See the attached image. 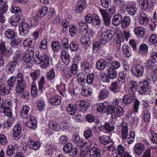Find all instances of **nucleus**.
I'll use <instances>...</instances> for the list:
<instances>
[{"label":"nucleus","mask_w":157,"mask_h":157,"mask_svg":"<svg viewBox=\"0 0 157 157\" xmlns=\"http://www.w3.org/2000/svg\"><path fill=\"white\" fill-rule=\"evenodd\" d=\"M139 18L140 23L141 25L145 26L149 22L148 15L144 12L141 13Z\"/></svg>","instance_id":"nucleus-9"},{"label":"nucleus","mask_w":157,"mask_h":157,"mask_svg":"<svg viewBox=\"0 0 157 157\" xmlns=\"http://www.w3.org/2000/svg\"><path fill=\"white\" fill-rule=\"evenodd\" d=\"M21 127L19 124H17L14 127L13 135L14 137H17L19 136L21 134Z\"/></svg>","instance_id":"nucleus-21"},{"label":"nucleus","mask_w":157,"mask_h":157,"mask_svg":"<svg viewBox=\"0 0 157 157\" xmlns=\"http://www.w3.org/2000/svg\"><path fill=\"white\" fill-rule=\"evenodd\" d=\"M106 62L103 59L98 61L96 64V67L99 71L104 70L106 66Z\"/></svg>","instance_id":"nucleus-18"},{"label":"nucleus","mask_w":157,"mask_h":157,"mask_svg":"<svg viewBox=\"0 0 157 157\" xmlns=\"http://www.w3.org/2000/svg\"><path fill=\"white\" fill-rule=\"evenodd\" d=\"M109 89L113 92H118L120 89V85L117 81L113 82L111 84Z\"/></svg>","instance_id":"nucleus-23"},{"label":"nucleus","mask_w":157,"mask_h":157,"mask_svg":"<svg viewBox=\"0 0 157 157\" xmlns=\"http://www.w3.org/2000/svg\"><path fill=\"white\" fill-rule=\"evenodd\" d=\"M34 49L31 48L27 52L24 53L22 55V59L26 63H28L31 61L32 57L34 56Z\"/></svg>","instance_id":"nucleus-7"},{"label":"nucleus","mask_w":157,"mask_h":157,"mask_svg":"<svg viewBox=\"0 0 157 157\" xmlns=\"http://www.w3.org/2000/svg\"><path fill=\"white\" fill-rule=\"evenodd\" d=\"M15 152V147L12 145H9L6 151V154L9 156L12 155Z\"/></svg>","instance_id":"nucleus-50"},{"label":"nucleus","mask_w":157,"mask_h":157,"mask_svg":"<svg viewBox=\"0 0 157 157\" xmlns=\"http://www.w3.org/2000/svg\"><path fill=\"white\" fill-rule=\"evenodd\" d=\"M16 77L15 76L11 77L8 80L7 83L10 87H13L16 83Z\"/></svg>","instance_id":"nucleus-46"},{"label":"nucleus","mask_w":157,"mask_h":157,"mask_svg":"<svg viewBox=\"0 0 157 157\" xmlns=\"http://www.w3.org/2000/svg\"><path fill=\"white\" fill-rule=\"evenodd\" d=\"M144 68L141 64H136L133 66L131 72L133 75L136 77H140L143 74Z\"/></svg>","instance_id":"nucleus-3"},{"label":"nucleus","mask_w":157,"mask_h":157,"mask_svg":"<svg viewBox=\"0 0 157 157\" xmlns=\"http://www.w3.org/2000/svg\"><path fill=\"white\" fill-rule=\"evenodd\" d=\"M40 48L43 50H45L47 48V39L44 38L41 41L39 45Z\"/></svg>","instance_id":"nucleus-58"},{"label":"nucleus","mask_w":157,"mask_h":157,"mask_svg":"<svg viewBox=\"0 0 157 157\" xmlns=\"http://www.w3.org/2000/svg\"><path fill=\"white\" fill-rule=\"evenodd\" d=\"M49 126L50 128L54 131L57 130L59 127L58 123L53 121H50Z\"/></svg>","instance_id":"nucleus-51"},{"label":"nucleus","mask_w":157,"mask_h":157,"mask_svg":"<svg viewBox=\"0 0 157 157\" xmlns=\"http://www.w3.org/2000/svg\"><path fill=\"white\" fill-rule=\"evenodd\" d=\"M135 134L133 131H131L129 134L128 135V136L127 138L126 139L127 142L129 144H131L135 140Z\"/></svg>","instance_id":"nucleus-40"},{"label":"nucleus","mask_w":157,"mask_h":157,"mask_svg":"<svg viewBox=\"0 0 157 157\" xmlns=\"http://www.w3.org/2000/svg\"><path fill=\"white\" fill-rule=\"evenodd\" d=\"M92 23L96 26H99L101 23V21L99 17L96 14H94L92 15Z\"/></svg>","instance_id":"nucleus-31"},{"label":"nucleus","mask_w":157,"mask_h":157,"mask_svg":"<svg viewBox=\"0 0 157 157\" xmlns=\"http://www.w3.org/2000/svg\"><path fill=\"white\" fill-rule=\"evenodd\" d=\"M146 29L143 27L139 26L135 28L134 32L136 35L138 37H143L146 33Z\"/></svg>","instance_id":"nucleus-14"},{"label":"nucleus","mask_w":157,"mask_h":157,"mask_svg":"<svg viewBox=\"0 0 157 157\" xmlns=\"http://www.w3.org/2000/svg\"><path fill=\"white\" fill-rule=\"evenodd\" d=\"M77 32V27L74 25L69 26V33L70 35L72 36H75Z\"/></svg>","instance_id":"nucleus-54"},{"label":"nucleus","mask_w":157,"mask_h":157,"mask_svg":"<svg viewBox=\"0 0 157 157\" xmlns=\"http://www.w3.org/2000/svg\"><path fill=\"white\" fill-rule=\"evenodd\" d=\"M25 87V84H17L16 87L15 91L17 93H21L24 91Z\"/></svg>","instance_id":"nucleus-56"},{"label":"nucleus","mask_w":157,"mask_h":157,"mask_svg":"<svg viewBox=\"0 0 157 157\" xmlns=\"http://www.w3.org/2000/svg\"><path fill=\"white\" fill-rule=\"evenodd\" d=\"M77 80L81 84L83 85L85 83V75L82 73H80L77 75Z\"/></svg>","instance_id":"nucleus-52"},{"label":"nucleus","mask_w":157,"mask_h":157,"mask_svg":"<svg viewBox=\"0 0 157 157\" xmlns=\"http://www.w3.org/2000/svg\"><path fill=\"white\" fill-rule=\"evenodd\" d=\"M107 74L109 78L112 79L116 78L117 75V71L115 69L110 68L108 69Z\"/></svg>","instance_id":"nucleus-35"},{"label":"nucleus","mask_w":157,"mask_h":157,"mask_svg":"<svg viewBox=\"0 0 157 157\" xmlns=\"http://www.w3.org/2000/svg\"><path fill=\"white\" fill-rule=\"evenodd\" d=\"M125 148L121 145H118L116 150L113 151V157H122L125 153Z\"/></svg>","instance_id":"nucleus-11"},{"label":"nucleus","mask_w":157,"mask_h":157,"mask_svg":"<svg viewBox=\"0 0 157 157\" xmlns=\"http://www.w3.org/2000/svg\"><path fill=\"white\" fill-rule=\"evenodd\" d=\"M150 80L149 79H145L139 84L137 91L141 94H144L148 91L149 88Z\"/></svg>","instance_id":"nucleus-2"},{"label":"nucleus","mask_w":157,"mask_h":157,"mask_svg":"<svg viewBox=\"0 0 157 157\" xmlns=\"http://www.w3.org/2000/svg\"><path fill=\"white\" fill-rule=\"evenodd\" d=\"M80 41L83 45H84L85 46H89L91 44L90 39L85 36L83 35L81 37Z\"/></svg>","instance_id":"nucleus-33"},{"label":"nucleus","mask_w":157,"mask_h":157,"mask_svg":"<svg viewBox=\"0 0 157 157\" xmlns=\"http://www.w3.org/2000/svg\"><path fill=\"white\" fill-rule=\"evenodd\" d=\"M94 75L93 73L89 74L86 77V82L88 84H92L94 81Z\"/></svg>","instance_id":"nucleus-60"},{"label":"nucleus","mask_w":157,"mask_h":157,"mask_svg":"<svg viewBox=\"0 0 157 157\" xmlns=\"http://www.w3.org/2000/svg\"><path fill=\"white\" fill-rule=\"evenodd\" d=\"M99 141L102 144L106 145L110 142V139L108 136H100L98 138Z\"/></svg>","instance_id":"nucleus-32"},{"label":"nucleus","mask_w":157,"mask_h":157,"mask_svg":"<svg viewBox=\"0 0 157 157\" xmlns=\"http://www.w3.org/2000/svg\"><path fill=\"white\" fill-rule=\"evenodd\" d=\"M10 10L14 13H17L19 16L22 13L21 9L18 6L13 5L12 6Z\"/></svg>","instance_id":"nucleus-44"},{"label":"nucleus","mask_w":157,"mask_h":157,"mask_svg":"<svg viewBox=\"0 0 157 157\" xmlns=\"http://www.w3.org/2000/svg\"><path fill=\"white\" fill-rule=\"evenodd\" d=\"M55 76V71L53 69H50L47 74L46 78L48 80H51L53 79Z\"/></svg>","instance_id":"nucleus-49"},{"label":"nucleus","mask_w":157,"mask_h":157,"mask_svg":"<svg viewBox=\"0 0 157 157\" xmlns=\"http://www.w3.org/2000/svg\"><path fill=\"white\" fill-rule=\"evenodd\" d=\"M121 129L122 137L123 139H125L128 136V127L127 125H122L120 127Z\"/></svg>","instance_id":"nucleus-27"},{"label":"nucleus","mask_w":157,"mask_h":157,"mask_svg":"<svg viewBox=\"0 0 157 157\" xmlns=\"http://www.w3.org/2000/svg\"><path fill=\"white\" fill-rule=\"evenodd\" d=\"M29 30V25L25 22L21 23L19 25L20 34L25 36H27Z\"/></svg>","instance_id":"nucleus-5"},{"label":"nucleus","mask_w":157,"mask_h":157,"mask_svg":"<svg viewBox=\"0 0 157 157\" xmlns=\"http://www.w3.org/2000/svg\"><path fill=\"white\" fill-rule=\"evenodd\" d=\"M34 61L36 64H40L42 68H45L49 64V59L45 53L38 52L34 58Z\"/></svg>","instance_id":"nucleus-1"},{"label":"nucleus","mask_w":157,"mask_h":157,"mask_svg":"<svg viewBox=\"0 0 157 157\" xmlns=\"http://www.w3.org/2000/svg\"><path fill=\"white\" fill-rule=\"evenodd\" d=\"M148 41L150 45H154L157 41V36L156 34L151 35Z\"/></svg>","instance_id":"nucleus-43"},{"label":"nucleus","mask_w":157,"mask_h":157,"mask_svg":"<svg viewBox=\"0 0 157 157\" xmlns=\"http://www.w3.org/2000/svg\"><path fill=\"white\" fill-rule=\"evenodd\" d=\"M20 20V17L19 16H17L14 15L10 17L9 22L12 25L16 26L19 24V22Z\"/></svg>","instance_id":"nucleus-25"},{"label":"nucleus","mask_w":157,"mask_h":157,"mask_svg":"<svg viewBox=\"0 0 157 157\" xmlns=\"http://www.w3.org/2000/svg\"><path fill=\"white\" fill-rule=\"evenodd\" d=\"M30 108L28 106L24 105L23 106L21 111L20 112L21 116L24 118H26L29 117V112Z\"/></svg>","instance_id":"nucleus-20"},{"label":"nucleus","mask_w":157,"mask_h":157,"mask_svg":"<svg viewBox=\"0 0 157 157\" xmlns=\"http://www.w3.org/2000/svg\"><path fill=\"white\" fill-rule=\"evenodd\" d=\"M16 77L17 78V84H25L23 76L21 73H18Z\"/></svg>","instance_id":"nucleus-45"},{"label":"nucleus","mask_w":157,"mask_h":157,"mask_svg":"<svg viewBox=\"0 0 157 157\" xmlns=\"http://www.w3.org/2000/svg\"><path fill=\"white\" fill-rule=\"evenodd\" d=\"M128 13L132 15L136 14L137 11V9L135 4L132 2H130L128 8L126 10Z\"/></svg>","instance_id":"nucleus-19"},{"label":"nucleus","mask_w":157,"mask_h":157,"mask_svg":"<svg viewBox=\"0 0 157 157\" xmlns=\"http://www.w3.org/2000/svg\"><path fill=\"white\" fill-rule=\"evenodd\" d=\"M29 145V147L33 150L38 149L40 147V144L39 142H35L29 140L28 142Z\"/></svg>","instance_id":"nucleus-24"},{"label":"nucleus","mask_w":157,"mask_h":157,"mask_svg":"<svg viewBox=\"0 0 157 157\" xmlns=\"http://www.w3.org/2000/svg\"><path fill=\"white\" fill-rule=\"evenodd\" d=\"M122 19V16L121 14H116L113 17L112 23L114 26H118L121 24Z\"/></svg>","instance_id":"nucleus-17"},{"label":"nucleus","mask_w":157,"mask_h":157,"mask_svg":"<svg viewBox=\"0 0 157 157\" xmlns=\"http://www.w3.org/2000/svg\"><path fill=\"white\" fill-rule=\"evenodd\" d=\"M5 35L7 38L12 39L15 36V33L14 31L10 29L6 31Z\"/></svg>","instance_id":"nucleus-48"},{"label":"nucleus","mask_w":157,"mask_h":157,"mask_svg":"<svg viewBox=\"0 0 157 157\" xmlns=\"http://www.w3.org/2000/svg\"><path fill=\"white\" fill-rule=\"evenodd\" d=\"M82 94L84 96H90L93 92L92 89L87 86H83L82 88Z\"/></svg>","instance_id":"nucleus-26"},{"label":"nucleus","mask_w":157,"mask_h":157,"mask_svg":"<svg viewBox=\"0 0 157 157\" xmlns=\"http://www.w3.org/2000/svg\"><path fill=\"white\" fill-rule=\"evenodd\" d=\"M61 100V98L60 96H52L49 99V102L51 104L53 105L57 106L60 104Z\"/></svg>","instance_id":"nucleus-15"},{"label":"nucleus","mask_w":157,"mask_h":157,"mask_svg":"<svg viewBox=\"0 0 157 157\" xmlns=\"http://www.w3.org/2000/svg\"><path fill=\"white\" fill-rule=\"evenodd\" d=\"M61 57L63 62L66 65L68 64L70 62L69 56L65 51H63L61 53Z\"/></svg>","instance_id":"nucleus-30"},{"label":"nucleus","mask_w":157,"mask_h":157,"mask_svg":"<svg viewBox=\"0 0 157 157\" xmlns=\"http://www.w3.org/2000/svg\"><path fill=\"white\" fill-rule=\"evenodd\" d=\"M81 67L86 72H88L91 69V65L88 63L84 61L81 63Z\"/></svg>","instance_id":"nucleus-39"},{"label":"nucleus","mask_w":157,"mask_h":157,"mask_svg":"<svg viewBox=\"0 0 157 157\" xmlns=\"http://www.w3.org/2000/svg\"><path fill=\"white\" fill-rule=\"evenodd\" d=\"M27 121L25 123L26 126L31 129H35L36 128L37 123L34 117L29 115V117L26 118Z\"/></svg>","instance_id":"nucleus-6"},{"label":"nucleus","mask_w":157,"mask_h":157,"mask_svg":"<svg viewBox=\"0 0 157 157\" xmlns=\"http://www.w3.org/2000/svg\"><path fill=\"white\" fill-rule=\"evenodd\" d=\"M141 7L143 9H146L148 6L149 2L148 0H140V1Z\"/></svg>","instance_id":"nucleus-64"},{"label":"nucleus","mask_w":157,"mask_h":157,"mask_svg":"<svg viewBox=\"0 0 157 157\" xmlns=\"http://www.w3.org/2000/svg\"><path fill=\"white\" fill-rule=\"evenodd\" d=\"M90 157H101V150L98 147H93L90 149Z\"/></svg>","instance_id":"nucleus-16"},{"label":"nucleus","mask_w":157,"mask_h":157,"mask_svg":"<svg viewBox=\"0 0 157 157\" xmlns=\"http://www.w3.org/2000/svg\"><path fill=\"white\" fill-rule=\"evenodd\" d=\"M145 64L146 67H147L148 69H153L155 67L154 62L152 61V59H149L147 60Z\"/></svg>","instance_id":"nucleus-53"},{"label":"nucleus","mask_w":157,"mask_h":157,"mask_svg":"<svg viewBox=\"0 0 157 157\" xmlns=\"http://www.w3.org/2000/svg\"><path fill=\"white\" fill-rule=\"evenodd\" d=\"M76 109L75 107L73 105L71 104H69L68 106H67L66 108V110L69 114L72 115L75 114L76 112Z\"/></svg>","instance_id":"nucleus-38"},{"label":"nucleus","mask_w":157,"mask_h":157,"mask_svg":"<svg viewBox=\"0 0 157 157\" xmlns=\"http://www.w3.org/2000/svg\"><path fill=\"white\" fill-rule=\"evenodd\" d=\"M52 49L54 52H56L60 50L61 47L60 44L57 41L53 42L51 44Z\"/></svg>","instance_id":"nucleus-36"},{"label":"nucleus","mask_w":157,"mask_h":157,"mask_svg":"<svg viewBox=\"0 0 157 157\" xmlns=\"http://www.w3.org/2000/svg\"><path fill=\"white\" fill-rule=\"evenodd\" d=\"M124 110L122 107L120 106L117 107L116 111L114 112L115 118L120 117L124 114Z\"/></svg>","instance_id":"nucleus-34"},{"label":"nucleus","mask_w":157,"mask_h":157,"mask_svg":"<svg viewBox=\"0 0 157 157\" xmlns=\"http://www.w3.org/2000/svg\"><path fill=\"white\" fill-rule=\"evenodd\" d=\"M48 8L46 6H44L41 9H39V13L36 15L39 17L40 18L44 16L47 13L48 11Z\"/></svg>","instance_id":"nucleus-41"},{"label":"nucleus","mask_w":157,"mask_h":157,"mask_svg":"<svg viewBox=\"0 0 157 157\" xmlns=\"http://www.w3.org/2000/svg\"><path fill=\"white\" fill-rule=\"evenodd\" d=\"M145 145L141 143L136 144L133 148L134 153L138 155H140L143 153L145 149Z\"/></svg>","instance_id":"nucleus-12"},{"label":"nucleus","mask_w":157,"mask_h":157,"mask_svg":"<svg viewBox=\"0 0 157 157\" xmlns=\"http://www.w3.org/2000/svg\"><path fill=\"white\" fill-rule=\"evenodd\" d=\"M40 71H35L31 72L30 74V76L33 81L37 80L39 76Z\"/></svg>","instance_id":"nucleus-47"},{"label":"nucleus","mask_w":157,"mask_h":157,"mask_svg":"<svg viewBox=\"0 0 157 157\" xmlns=\"http://www.w3.org/2000/svg\"><path fill=\"white\" fill-rule=\"evenodd\" d=\"M123 53L126 57H129L132 55L130 48L127 45H124L122 47Z\"/></svg>","instance_id":"nucleus-28"},{"label":"nucleus","mask_w":157,"mask_h":157,"mask_svg":"<svg viewBox=\"0 0 157 157\" xmlns=\"http://www.w3.org/2000/svg\"><path fill=\"white\" fill-rule=\"evenodd\" d=\"M113 36L110 30L103 32L99 37V42L103 44L106 43L112 39Z\"/></svg>","instance_id":"nucleus-4"},{"label":"nucleus","mask_w":157,"mask_h":157,"mask_svg":"<svg viewBox=\"0 0 157 157\" xmlns=\"http://www.w3.org/2000/svg\"><path fill=\"white\" fill-rule=\"evenodd\" d=\"M72 140L78 147H82L86 144V143H83V141L81 140L79 136L77 133L73 135Z\"/></svg>","instance_id":"nucleus-8"},{"label":"nucleus","mask_w":157,"mask_h":157,"mask_svg":"<svg viewBox=\"0 0 157 157\" xmlns=\"http://www.w3.org/2000/svg\"><path fill=\"white\" fill-rule=\"evenodd\" d=\"M5 42H1L0 44V53L2 56L4 55L6 52V49L5 47Z\"/></svg>","instance_id":"nucleus-55"},{"label":"nucleus","mask_w":157,"mask_h":157,"mask_svg":"<svg viewBox=\"0 0 157 157\" xmlns=\"http://www.w3.org/2000/svg\"><path fill=\"white\" fill-rule=\"evenodd\" d=\"M10 90L8 86L5 84H2L0 86V95L4 96L7 95Z\"/></svg>","instance_id":"nucleus-22"},{"label":"nucleus","mask_w":157,"mask_h":157,"mask_svg":"<svg viewBox=\"0 0 157 157\" xmlns=\"http://www.w3.org/2000/svg\"><path fill=\"white\" fill-rule=\"evenodd\" d=\"M75 105L77 109L82 112L86 110L88 108L87 103L83 101L77 102Z\"/></svg>","instance_id":"nucleus-13"},{"label":"nucleus","mask_w":157,"mask_h":157,"mask_svg":"<svg viewBox=\"0 0 157 157\" xmlns=\"http://www.w3.org/2000/svg\"><path fill=\"white\" fill-rule=\"evenodd\" d=\"M1 112L3 113L5 115L8 117H10L12 115L11 109L9 107H5V109L1 110Z\"/></svg>","instance_id":"nucleus-59"},{"label":"nucleus","mask_w":157,"mask_h":157,"mask_svg":"<svg viewBox=\"0 0 157 157\" xmlns=\"http://www.w3.org/2000/svg\"><path fill=\"white\" fill-rule=\"evenodd\" d=\"M135 100V97L133 94H128L125 95L123 97V103L128 105L132 103Z\"/></svg>","instance_id":"nucleus-10"},{"label":"nucleus","mask_w":157,"mask_h":157,"mask_svg":"<svg viewBox=\"0 0 157 157\" xmlns=\"http://www.w3.org/2000/svg\"><path fill=\"white\" fill-rule=\"evenodd\" d=\"M131 21L129 17L125 16L122 20L121 22L122 27L123 28L127 27L130 24Z\"/></svg>","instance_id":"nucleus-37"},{"label":"nucleus","mask_w":157,"mask_h":157,"mask_svg":"<svg viewBox=\"0 0 157 157\" xmlns=\"http://www.w3.org/2000/svg\"><path fill=\"white\" fill-rule=\"evenodd\" d=\"M131 89L133 93H136L138 88V85L136 82L131 81L130 83Z\"/></svg>","instance_id":"nucleus-61"},{"label":"nucleus","mask_w":157,"mask_h":157,"mask_svg":"<svg viewBox=\"0 0 157 157\" xmlns=\"http://www.w3.org/2000/svg\"><path fill=\"white\" fill-rule=\"evenodd\" d=\"M144 120L145 122H148L150 120V114L148 110H145L144 112Z\"/></svg>","instance_id":"nucleus-57"},{"label":"nucleus","mask_w":157,"mask_h":157,"mask_svg":"<svg viewBox=\"0 0 157 157\" xmlns=\"http://www.w3.org/2000/svg\"><path fill=\"white\" fill-rule=\"evenodd\" d=\"M109 92L106 89H102L99 93L98 98L103 99L107 98L109 95Z\"/></svg>","instance_id":"nucleus-29"},{"label":"nucleus","mask_w":157,"mask_h":157,"mask_svg":"<svg viewBox=\"0 0 157 157\" xmlns=\"http://www.w3.org/2000/svg\"><path fill=\"white\" fill-rule=\"evenodd\" d=\"M32 42L33 41L30 39H27L24 40L23 43V45L25 47H32V45H31Z\"/></svg>","instance_id":"nucleus-63"},{"label":"nucleus","mask_w":157,"mask_h":157,"mask_svg":"<svg viewBox=\"0 0 157 157\" xmlns=\"http://www.w3.org/2000/svg\"><path fill=\"white\" fill-rule=\"evenodd\" d=\"M31 93L33 97H36L37 94V90L36 85L34 82H32L31 85Z\"/></svg>","instance_id":"nucleus-42"},{"label":"nucleus","mask_w":157,"mask_h":157,"mask_svg":"<svg viewBox=\"0 0 157 157\" xmlns=\"http://www.w3.org/2000/svg\"><path fill=\"white\" fill-rule=\"evenodd\" d=\"M73 146L71 144L68 143L66 144L63 147V150L64 152L68 153L72 149Z\"/></svg>","instance_id":"nucleus-62"}]
</instances>
